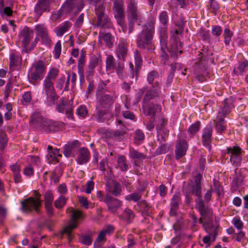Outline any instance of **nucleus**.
Masks as SVG:
<instances>
[{
	"instance_id": "nucleus-1",
	"label": "nucleus",
	"mask_w": 248,
	"mask_h": 248,
	"mask_svg": "<svg viewBox=\"0 0 248 248\" xmlns=\"http://www.w3.org/2000/svg\"><path fill=\"white\" fill-rule=\"evenodd\" d=\"M161 85L158 82L155 81L153 84L151 88L147 89L146 86H144L138 91L135 95V103H139L143 96L142 108L144 111V113L146 116L150 118H154L157 109H159V106L152 105L148 107H146L145 104L151 100L159 97L161 95Z\"/></svg>"
},
{
	"instance_id": "nucleus-2",
	"label": "nucleus",
	"mask_w": 248,
	"mask_h": 248,
	"mask_svg": "<svg viewBox=\"0 0 248 248\" xmlns=\"http://www.w3.org/2000/svg\"><path fill=\"white\" fill-rule=\"evenodd\" d=\"M30 123L36 128L47 133L58 131L62 126L59 122L47 119L37 111L32 114Z\"/></svg>"
},
{
	"instance_id": "nucleus-3",
	"label": "nucleus",
	"mask_w": 248,
	"mask_h": 248,
	"mask_svg": "<svg viewBox=\"0 0 248 248\" xmlns=\"http://www.w3.org/2000/svg\"><path fill=\"white\" fill-rule=\"evenodd\" d=\"M155 19L154 18H151L147 24L143 26L142 31L137 36L138 47L145 48L151 44L152 37L155 32Z\"/></svg>"
},
{
	"instance_id": "nucleus-4",
	"label": "nucleus",
	"mask_w": 248,
	"mask_h": 248,
	"mask_svg": "<svg viewBox=\"0 0 248 248\" xmlns=\"http://www.w3.org/2000/svg\"><path fill=\"white\" fill-rule=\"evenodd\" d=\"M168 19L169 16L167 12L162 11L160 13L159 15V20L161 25L159 28V32L160 34V49H161V57L162 60L165 59L167 57L166 50L168 49L166 39L167 38V28Z\"/></svg>"
},
{
	"instance_id": "nucleus-5",
	"label": "nucleus",
	"mask_w": 248,
	"mask_h": 248,
	"mask_svg": "<svg viewBox=\"0 0 248 248\" xmlns=\"http://www.w3.org/2000/svg\"><path fill=\"white\" fill-rule=\"evenodd\" d=\"M66 211L67 213L70 214L71 220L68 225L63 229L62 233L63 235H66L69 241H70L73 237L72 230L78 226V219H83L84 217V215L81 211L74 209L71 207L68 208Z\"/></svg>"
},
{
	"instance_id": "nucleus-6",
	"label": "nucleus",
	"mask_w": 248,
	"mask_h": 248,
	"mask_svg": "<svg viewBox=\"0 0 248 248\" xmlns=\"http://www.w3.org/2000/svg\"><path fill=\"white\" fill-rule=\"evenodd\" d=\"M127 16L129 22V33L134 31V24L137 22L140 25L144 20L142 14L138 10L136 4L130 2L127 6Z\"/></svg>"
},
{
	"instance_id": "nucleus-7",
	"label": "nucleus",
	"mask_w": 248,
	"mask_h": 248,
	"mask_svg": "<svg viewBox=\"0 0 248 248\" xmlns=\"http://www.w3.org/2000/svg\"><path fill=\"white\" fill-rule=\"evenodd\" d=\"M106 71L109 74L115 71L119 78H122L124 77V64L120 62H116L112 55L107 56L106 60Z\"/></svg>"
},
{
	"instance_id": "nucleus-8",
	"label": "nucleus",
	"mask_w": 248,
	"mask_h": 248,
	"mask_svg": "<svg viewBox=\"0 0 248 248\" xmlns=\"http://www.w3.org/2000/svg\"><path fill=\"white\" fill-rule=\"evenodd\" d=\"M42 93L46 95L45 103L47 106L54 104L57 97L53 81L44 79L43 84Z\"/></svg>"
},
{
	"instance_id": "nucleus-9",
	"label": "nucleus",
	"mask_w": 248,
	"mask_h": 248,
	"mask_svg": "<svg viewBox=\"0 0 248 248\" xmlns=\"http://www.w3.org/2000/svg\"><path fill=\"white\" fill-rule=\"evenodd\" d=\"M46 70L45 62L39 60L34 62L31 65L29 73V76L33 81L42 79Z\"/></svg>"
},
{
	"instance_id": "nucleus-10",
	"label": "nucleus",
	"mask_w": 248,
	"mask_h": 248,
	"mask_svg": "<svg viewBox=\"0 0 248 248\" xmlns=\"http://www.w3.org/2000/svg\"><path fill=\"white\" fill-rule=\"evenodd\" d=\"M207 63L206 58L202 57L198 58L195 62L194 73L195 77L201 82L205 80Z\"/></svg>"
},
{
	"instance_id": "nucleus-11",
	"label": "nucleus",
	"mask_w": 248,
	"mask_h": 248,
	"mask_svg": "<svg viewBox=\"0 0 248 248\" xmlns=\"http://www.w3.org/2000/svg\"><path fill=\"white\" fill-rule=\"evenodd\" d=\"M113 10L114 16L119 25L122 28L124 32L126 30V26L124 23V11L123 9V0H113Z\"/></svg>"
},
{
	"instance_id": "nucleus-12",
	"label": "nucleus",
	"mask_w": 248,
	"mask_h": 248,
	"mask_svg": "<svg viewBox=\"0 0 248 248\" xmlns=\"http://www.w3.org/2000/svg\"><path fill=\"white\" fill-rule=\"evenodd\" d=\"M22 209L24 212H31L35 211L40 213V208L42 205L41 200H35L33 197H30L21 202Z\"/></svg>"
},
{
	"instance_id": "nucleus-13",
	"label": "nucleus",
	"mask_w": 248,
	"mask_h": 248,
	"mask_svg": "<svg viewBox=\"0 0 248 248\" xmlns=\"http://www.w3.org/2000/svg\"><path fill=\"white\" fill-rule=\"evenodd\" d=\"M57 110L60 113H65L66 117L71 120H74L73 106L72 103L62 98L60 104L56 107Z\"/></svg>"
},
{
	"instance_id": "nucleus-14",
	"label": "nucleus",
	"mask_w": 248,
	"mask_h": 248,
	"mask_svg": "<svg viewBox=\"0 0 248 248\" xmlns=\"http://www.w3.org/2000/svg\"><path fill=\"white\" fill-rule=\"evenodd\" d=\"M36 36L40 37L43 44L47 46H50L51 39L50 38L47 28L43 24H38L35 27Z\"/></svg>"
},
{
	"instance_id": "nucleus-15",
	"label": "nucleus",
	"mask_w": 248,
	"mask_h": 248,
	"mask_svg": "<svg viewBox=\"0 0 248 248\" xmlns=\"http://www.w3.org/2000/svg\"><path fill=\"white\" fill-rule=\"evenodd\" d=\"M204 230L208 234L203 237L202 242L206 245L205 248H207L211 245V242L215 241L218 235V228L212 226L208 228L205 227Z\"/></svg>"
},
{
	"instance_id": "nucleus-16",
	"label": "nucleus",
	"mask_w": 248,
	"mask_h": 248,
	"mask_svg": "<svg viewBox=\"0 0 248 248\" xmlns=\"http://www.w3.org/2000/svg\"><path fill=\"white\" fill-rule=\"evenodd\" d=\"M230 157V160L233 164H237L241 160V149L238 146H233L227 147L225 152Z\"/></svg>"
},
{
	"instance_id": "nucleus-17",
	"label": "nucleus",
	"mask_w": 248,
	"mask_h": 248,
	"mask_svg": "<svg viewBox=\"0 0 248 248\" xmlns=\"http://www.w3.org/2000/svg\"><path fill=\"white\" fill-rule=\"evenodd\" d=\"M105 203L108 210L112 213H115L117 209L122 206V202L120 200L109 194H107L106 195Z\"/></svg>"
},
{
	"instance_id": "nucleus-18",
	"label": "nucleus",
	"mask_w": 248,
	"mask_h": 248,
	"mask_svg": "<svg viewBox=\"0 0 248 248\" xmlns=\"http://www.w3.org/2000/svg\"><path fill=\"white\" fill-rule=\"evenodd\" d=\"M45 202V208L46 212L49 217L54 215V208L52 205L54 195L51 191H47L43 194Z\"/></svg>"
},
{
	"instance_id": "nucleus-19",
	"label": "nucleus",
	"mask_w": 248,
	"mask_h": 248,
	"mask_svg": "<svg viewBox=\"0 0 248 248\" xmlns=\"http://www.w3.org/2000/svg\"><path fill=\"white\" fill-rule=\"evenodd\" d=\"M49 0H38L34 7V11L36 16L40 17L43 13H48L50 11Z\"/></svg>"
},
{
	"instance_id": "nucleus-20",
	"label": "nucleus",
	"mask_w": 248,
	"mask_h": 248,
	"mask_svg": "<svg viewBox=\"0 0 248 248\" xmlns=\"http://www.w3.org/2000/svg\"><path fill=\"white\" fill-rule=\"evenodd\" d=\"M33 35V31L27 27H24L18 34L19 40L22 42L24 48H26Z\"/></svg>"
},
{
	"instance_id": "nucleus-21",
	"label": "nucleus",
	"mask_w": 248,
	"mask_h": 248,
	"mask_svg": "<svg viewBox=\"0 0 248 248\" xmlns=\"http://www.w3.org/2000/svg\"><path fill=\"white\" fill-rule=\"evenodd\" d=\"M212 124L208 125L203 129L202 137L203 145L206 147L209 151L211 149V142L212 141Z\"/></svg>"
},
{
	"instance_id": "nucleus-22",
	"label": "nucleus",
	"mask_w": 248,
	"mask_h": 248,
	"mask_svg": "<svg viewBox=\"0 0 248 248\" xmlns=\"http://www.w3.org/2000/svg\"><path fill=\"white\" fill-rule=\"evenodd\" d=\"M114 228L112 225H107L99 233L94 243V246L101 247L100 243L106 241V237L114 231Z\"/></svg>"
},
{
	"instance_id": "nucleus-23",
	"label": "nucleus",
	"mask_w": 248,
	"mask_h": 248,
	"mask_svg": "<svg viewBox=\"0 0 248 248\" xmlns=\"http://www.w3.org/2000/svg\"><path fill=\"white\" fill-rule=\"evenodd\" d=\"M113 97L109 94H103L101 95L96 104V109L108 108L113 103Z\"/></svg>"
},
{
	"instance_id": "nucleus-24",
	"label": "nucleus",
	"mask_w": 248,
	"mask_h": 248,
	"mask_svg": "<svg viewBox=\"0 0 248 248\" xmlns=\"http://www.w3.org/2000/svg\"><path fill=\"white\" fill-rule=\"evenodd\" d=\"M106 190L112 195L118 197L121 195L122 186L121 184L116 181L107 182L106 184Z\"/></svg>"
},
{
	"instance_id": "nucleus-25",
	"label": "nucleus",
	"mask_w": 248,
	"mask_h": 248,
	"mask_svg": "<svg viewBox=\"0 0 248 248\" xmlns=\"http://www.w3.org/2000/svg\"><path fill=\"white\" fill-rule=\"evenodd\" d=\"M187 149L188 143L185 140H177L175 149L176 158L179 159L184 156L186 154Z\"/></svg>"
},
{
	"instance_id": "nucleus-26",
	"label": "nucleus",
	"mask_w": 248,
	"mask_h": 248,
	"mask_svg": "<svg viewBox=\"0 0 248 248\" xmlns=\"http://www.w3.org/2000/svg\"><path fill=\"white\" fill-rule=\"evenodd\" d=\"M90 153L89 150L85 147H82L78 150L76 158L78 164L83 165L86 164L90 160Z\"/></svg>"
},
{
	"instance_id": "nucleus-27",
	"label": "nucleus",
	"mask_w": 248,
	"mask_h": 248,
	"mask_svg": "<svg viewBox=\"0 0 248 248\" xmlns=\"http://www.w3.org/2000/svg\"><path fill=\"white\" fill-rule=\"evenodd\" d=\"M9 66L12 71L19 69L22 62V57L19 53H12L10 56Z\"/></svg>"
},
{
	"instance_id": "nucleus-28",
	"label": "nucleus",
	"mask_w": 248,
	"mask_h": 248,
	"mask_svg": "<svg viewBox=\"0 0 248 248\" xmlns=\"http://www.w3.org/2000/svg\"><path fill=\"white\" fill-rule=\"evenodd\" d=\"M79 142L75 140L71 143L65 144L63 147V154L67 157H70L75 155V152L79 147Z\"/></svg>"
},
{
	"instance_id": "nucleus-29",
	"label": "nucleus",
	"mask_w": 248,
	"mask_h": 248,
	"mask_svg": "<svg viewBox=\"0 0 248 248\" xmlns=\"http://www.w3.org/2000/svg\"><path fill=\"white\" fill-rule=\"evenodd\" d=\"M115 53L118 59L124 61L128 54V49L126 43L121 42L115 49Z\"/></svg>"
},
{
	"instance_id": "nucleus-30",
	"label": "nucleus",
	"mask_w": 248,
	"mask_h": 248,
	"mask_svg": "<svg viewBox=\"0 0 248 248\" xmlns=\"http://www.w3.org/2000/svg\"><path fill=\"white\" fill-rule=\"evenodd\" d=\"M223 105V106L220 108L219 111L226 115H228L234 108L233 101L232 97L225 99Z\"/></svg>"
},
{
	"instance_id": "nucleus-31",
	"label": "nucleus",
	"mask_w": 248,
	"mask_h": 248,
	"mask_svg": "<svg viewBox=\"0 0 248 248\" xmlns=\"http://www.w3.org/2000/svg\"><path fill=\"white\" fill-rule=\"evenodd\" d=\"M180 201L181 197L179 193L175 194L173 196L170 201V214L171 216H175L176 215Z\"/></svg>"
},
{
	"instance_id": "nucleus-32",
	"label": "nucleus",
	"mask_w": 248,
	"mask_h": 248,
	"mask_svg": "<svg viewBox=\"0 0 248 248\" xmlns=\"http://www.w3.org/2000/svg\"><path fill=\"white\" fill-rule=\"evenodd\" d=\"M196 208L198 210L202 217L199 219V223H202V217H205L207 212H210L204 205V203L201 197H198V200L196 201Z\"/></svg>"
},
{
	"instance_id": "nucleus-33",
	"label": "nucleus",
	"mask_w": 248,
	"mask_h": 248,
	"mask_svg": "<svg viewBox=\"0 0 248 248\" xmlns=\"http://www.w3.org/2000/svg\"><path fill=\"white\" fill-rule=\"evenodd\" d=\"M11 170L12 171L14 176V182L16 184L21 183L22 177L20 173V167L17 163H15L10 166Z\"/></svg>"
},
{
	"instance_id": "nucleus-34",
	"label": "nucleus",
	"mask_w": 248,
	"mask_h": 248,
	"mask_svg": "<svg viewBox=\"0 0 248 248\" xmlns=\"http://www.w3.org/2000/svg\"><path fill=\"white\" fill-rule=\"evenodd\" d=\"M71 26L72 24L70 22L64 21L55 29L54 32L57 36L61 37L68 31Z\"/></svg>"
},
{
	"instance_id": "nucleus-35",
	"label": "nucleus",
	"mask_w": 248,
	"mask_h": 248,
	"mask_svg": "<svg viewBox=\"0 0 248 248\" xmlns=\"http://www.w3.org/2000/svg\"><path fill=\"white\" fill-rule=\"evenodd\" d=\"M75 0H67L65 1L59 10L60 14H67L72 11L76 5Z\"/></svg>"
},
{
	"instance_id": "nucleus-36",
	"label": "nucleus",
	"mask_w": 248,
	"mask_h": 248,
	"mask_svg": "<svg viewBox=\"0 0 248 248\" xmlns=\"http://www.w3.org/2000/svg\"><path fill=\"white\" fill-rule=\"evenodd\" d=\"M248 67V61L244 60L236 64L233 69V73L237 76H242L246 73V69Z\"/></svg>"
},
{
	"instance_id": "nucleus-37",
	"label": "nucleus",
	"mask_w": 248,
	"mask_h": 248,
	"mask_svg": "<svg viewBox=\"0 0 248 248\" xmlns=\"http://www.w3.org/2000/svg\"><path fill=\"white\" fill-rule=\"evenodd\" d=\"M120 218L127 223H131L135 218V213L131 209L126 208L120 216Z\"/></svg>"
},
{
	"instance_id": "nucleus-38",
	"label": "nucleus",
	"mask_w": 248,
	"mask_h": 248,
	"mask_svg": "<svg viewBox=\"0 0 248 248\" xmlns=\"http://www.w3.org/2000/svg\"><path fill=\"white\" fill-rule=\"evenodd\" d=\"M13 14L12 4L11 6L5 7L4 0H0V15L2 17L10 16Z\"/></svg>"
},
{
	"instance_id": "nucleus-39",
	"label": "nucleus",
	"mask_w": 248,
	"mask_h": 248,
	"mask_svg": "<svg viewBox=\"0 0 248 248\" xmlns=\"http://www.w3.org/2000/svg\"><path fill=\"white\" fill-rule=\"evenodd\" d=\"M48 154L46 155V157L49 161L50 162H53L54 163L58 162V158H57V155L58 154V149H54L50 146L47 147Z\"/></svg>"
},
{
	"instance_id": "nucleus-40",
	"label": "nucleus",
	"mask_w": 248,
	"mask_h": 248,
	"mask_svg": "<svg viewBox=\"0 0 248 248\" xmlns=\"http://www.w3.org/2000/svg\"><path fill=\"white\" fill-rule=\"evenodd\" d=\"M8 138L6 133L0 128V153H2L7 146Z\"/></svg>"
},
{
	"instance_id": "nucleus-41",
	"label": "nucleus",
	"mask_w": 248,
	"mask_h": 248,
	"mask_svg": "<svg viewBox=\"0 0 248 248\" xmlns=\"http://www.w3.org/2000/svg\"><path fill=\"white\" fill-rule=\"evenodd\" d=\"M95 13L97 17V20H100L101 18L106 15L105 13V7L104 3L100 2L98 3H95Z\"/></svg>"
},
{
	"instance_id": "nucleus-42",
	"label": "nucleus",
	"mask_w": 248,
	"mask_h": 248,
	"mask_svg": "<svg viewBox=\"0 0 248 248\" xmlns=\"http://www.w3.org/2000/svg\"><path fill=\"white\" fill-rule=\"evenodd\" d=\"M96 24L98 27L103 28H111L113 26L110 18L107 15L97 20Z\"/></svg>"
},
{
	"instance_id": "nucleus-43",
	"label": "nucleus",
	"mask_w": 248,
	"mask_h": 248,
	"mask_svg": "<svg viewBox=\"0 0 248 248\" xmlns=\"http://www.w3.org/2000/svg\"><path fill=\"white\" fill-rule=\"evenodd\" d=\"M167 49H167L166 50V53H167V51H169L168 47H167ZM160 53L161 61L162 62L164 65H168L169 66H171L172 71H174L176 70H180V69H181L182 68V65L180 63L175 62L174 64H170V62H169V59H168L169 56H168L167 53H166V55H167L166 58L165 59H164V60H162V57H161V49H160Z\"/></svg>"
},
{
	"instance_id": "nucleus-44",
	"label": "nucleus",
	"mask_w": 248,
	"mask_h": 248,
	"mask_svg": "<svg viewBox=\"0 0 248 248\" xmlns=\"http://www.w3.org/2000/svg\"><path fill=\"white\" fill-rule=\"evenodd\" d=\"M126 128L123 126L120 129H117L111 133V136L113 139L117 140H121L123 139L124 136L126 134Z\"/></svg>"
},
{
	"instance_id": "nucleus-45",
	"label": "nucleus",
	"mask_w": 248,
	"mask_h": 248,
	"mask_svg": "<svg viewBox=\"0 0 248 248\" xmlns=\"http://www.w3.org/2000/svg\"><path fill=\"white\" fill-rule=\"evenodd\" d=\"M138 205L143 215H149L151 207L145 200L139 202Z\"/></svg>"
},
{
	"instance_id": "nucleus-46",
	"label": "nucleus",
	"mask_w": 248,
	"mask_h": 248,
	"mask_svg": "<svg viewBox=\"0 0 248 248\" xmlns=\"http://www.w3.org/2000/svg\"><path fill=\"white\" fill-rule=\"evenodd\" d=\"M99 40L100 41L103 40L105 42L106 44L109 47H111L112 45V43L111 41V35L109 33H102L101 32H99Z\"/></svg>"
},
{
	"instance_id": "nucleus-47",
	"label": "nucleus",
	"mask_w": 248,
	"mask_h": 248,
	"mask_svg": "<svg viewBox=\"0 0 248 248\" xmlns=\"http://www.w3.org/2000/svg\"><path fill=\"white\" fill-rule=\"evenodd\" d=\"M223 35L225 45H229L232 41V38L233 35V32L229 28H226L224 30Z\"/></svg>"
},
{
	"instance_id": "nucleus-48",
	"label": "nucleus",
	"mask_w": 248,
	"mask_h": 248,
	"mask_svg": "<svg viewBox=\"0 0 248 248\" xmlns=\"http://www.w3.org/2000/svg\"><path fill=\"white\" fill-rule=\"evenodd\" d=\"M59 73L58 69L52 68L49 70L45 78V79L54 82Z\"/></svg>"
},
{
	"instance_id": "nucleus-49",
	"label": "nucleus",
	"mask_w": 248,
	"mask_h": 248,
	"mask_svg": "<svg viewBox=\"0 0 248 248\" xmlns=\"http://www.w3.org/2000/svg\"><path fill=\"white\" fill-rule=\"evenodd\" d=\"M134 56L135 63V69L136 71H138L140 70L142 64V58L138 50H136L134 52Z\"/></svg>"
},
{
	"instance_id": "nucleus-50",
	"label": "nucleus",
	"mask_w": 248,
	"mask_h": 248,
	"mask_svg": "<svg viewBox=\"0 0 248 248\" xmlns=\"http://www.w3.org/2000/svg\"><path fill=\"white\" fill-rule=\"evenodd\" d=\"M142 193L140 191H136L129 194L125 197V199L128 201H133L137 202L141 198Z\"/></svg>"
},
{
	"instance_id": "nucleus-51",
	"label": "nucleus",
	"mask_w": 248,
	"mask_h": 248,
	"mask_svg": "<svg viewBox=\"0 0 248 248\" xmlns=\"http://www.w3.org/2000/svg\"><path fill=\"white\" fill-rule=\"evenodd\" d=\"M118 164L119 168L122 171H127L128 168V164L126 162V158L125 156H120L118 158Z\"/></svg>"
},
{
	"instance_id": "nucleus-52",
	"label": "nucleus",
	"mask_w": 248,
	"mask_h": 248,
	"mask_svg": "<svg viewBox=\"0 0 248 248\" xmlns=\"http://www.w3.org/2000/svg\"><path fill=\"white\" fill-rule=\"evenodd\" d=\"M145 136L143 132L140 129L136 130L134 136V142L137 144H141L144 139Z\"/></svg>"
},
{
	"instance_id": "nucleus-53",
	"label": "nucleus",
	"mask_w": 248,
	"mask_h": 248,
	"mask_svg": "<svg viewBox=\"0 0 248 248\" xmlns=\"http://www.w3.org/2000/svg\"><path fill=\"white\" fill-rule=\"evenodd\" d=\"M92 234L82 235L79 237V241L86 246H90L93 242Z\"/></svg>"
},
{
	"instance_id": "nucleus-54",
	"label": "nucleus",
	"mask_w": 248,
	"mask_h": 248,
	"mask_svg": "<svg viewBox=\"0 0 248 248\" xmlns=\"http://www.w3.org/2000/svg\"><path fill=\"white\" fill-rule=\"evenodd\" d=\"M67 199L63 196H59L54 202V205L57 209H62L65 205Z\"/></svg>"
},
{
	"instance_id": "nucleus-55",
	"label": "nucleus",
	"mask_w": 248,
	"mask_h": 248,
	"mask_svg": "<svg viewBox=\"0 0 248 248\" xmlns=\"http://www.w3.org/2000/svg\"><path fill=\"white\" fill-rule=\"evenodd\" d=\"M31 93L30 91L25 92L22 95L21 103L24 106L29 105L31 100Z\"/></svg>"
},
{
	"instance_id": "nucleus-56",
	"label": "nucleus",
	"mask_w": 248,
	"mask_h": 248,
	"mask_svg": "<svg viewBox=\"0 0 248 248\" xmlns=\"http://www.w3.org/2000/svg\"><path fill=\"white\" fill-rule=\"evenodd\" d=\"M62 51L61 41L59 40L54 46V50L53 51V57L55 59L60 58Z\"/></svg>"
},
{
	"instance_id": "nucleus-57",
	"label": "nucleus",
	"mask_w": 248,
	"mask_h": 248,
	"mask_svg": "<svg viewBox=\"0 0 248 248\" xmlns=\"http://www.w3.org/2000/svg\"><path fill=\"white\" fill-rule=\"evenodd\" d=\"M198 34L203 41H209L210 39V34L209 31L201 28L198 31Z\"/></svg>"
},
{
	"instance_id": "nucleus-58",
	"label": "nucleus",
	"mask_w": 248,
	"mask_h": 248,
	"mask_svg": "<svg viewBox=\"0 0 248 248\" xmlns=\"http://www.w3.org/2000/svg\"><path fill=\"white\" fill-rule=\"evenodd\" d=\"M232 223L238 230H242L244 226V223L239 217H233L232 221Z\"/></svg>"
},
{
	"instance_id": "nucleus-59",
	"label": "nucleus",
	"mask_w": 248,
	"mask_h": 248,
	"mask_svg": "<svg viewBox=\"0 0 248 248\" xmlns=\"http://www.w3.org/2000/svg\"><path fill=\"white\" fill-rule=\"evenodd\" d=\"M127 248H134V246L137 244V239L135 236L132 234H129L127 236Z\"/></svg>"
},
{
	"instance_id": "nucleus-60",
	"label": "nucleus",
	"mask_w": 248,
	"mask_h": 248,
	"mask_svg": "<svg viewBox=\"0 0 248 248\" xmlns=\"http://www.w3.org/2000/svg\"><path fill=\"white\" fill-rule=\"evenodd\" d=\"M201 123L197 121L195 123L192 124L188 129V132L191 135H194L200 129Z\"/></svg>"
},
{
	"instance_id": "nucleus-61",
	"label": "nucleus",
	"mask_w": 248,
	"mask_h": 248,
	"mask_svg": "<svg viewBox=\"0 0 248 248\" xmlns=\"http://www.w3.org/2000/svg\"><path fill=\"white\" fill-rule=\"evenodd\" d=\"M129 156L133 159H140L143 157V154L133 148H130Z\"/></svg>"
},
{
	"instance_id": "nucleus-62",
	"label": "nucleus",
	"mask_w": 248,
	"mask_h": 248,
	"mask_svg": "<svg viewBox=\"0 0 248 248\" xmlns=\"http://www.w3.org/2000/svg\"><path fill=\"white\" fill-rule=\"evenodd\" d=\"M102 108L96 109V119L98 122H101L103 121V117L105 114L108 113V109L104 108L105 109H101Z\"/></svg>"
},
{
	"instance_id": "nucleus-63",
	"label": "nucleus",
	"mask_w": 248,
	"mask_h": 248,
	"mask_svg": "<svg viewBox=\"0 0 248 248\" xmlns=\"http://www.w3.org/2000/svg\"><path fill=\"white\" fill-rule=\"evenodd\" d=\"M24 175L27 177H31L34 174V169L31 165L29 164L24 168L23 170Z\"/></svg>"
},
{
	"instance_id": "nucleus-64",
	"label": "nucleus",
	"mask_w": 248,
	"mask_h": 248,
	"mask_svg": "<svg viewBox=\"0 0 248 248\" xmlns=\"http://www.w3.org/2000/svg\"><path fill=\"white\" fill-rule=\"evenodd\" d=\"M222 32V29L221 26L219 25L213 26L212 27L211 33L213 36L219 37Z\"/></svg>"
}]
</instances>
